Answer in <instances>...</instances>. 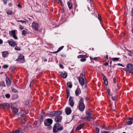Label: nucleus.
Wrapping results in <instances>:
<instances>
[{"mask_svg": "<svg viewBox=\"0 0 133 133\" xmlns=\"http://www.w3.org/2000/svg\"><path fill=\"white\" fill-rule=\"evenodd\" d=\"M25 112L23 111L20 112L18 115V117L20 120L21 123H24L25 122Z\"/></svg>", "mask_w": 133, "mask_h": 133, "instance_id": "f257e3e1", "label": "nucleus"}, {"mask_svg": "<svg viewBox=\"0 0 133 133\" xmlns=\"http://www.w3.org/2000/svg\"><path fill=\"white\" fill-rule=\"evenodd\" d=\"M84 99L83 98H81L79 101V110L81 111H82L84 109L85 106L83 103Z\"/></svg>", "mask_w": 133, "mask_h": 133, "instance_id": "f03ea898", "label": "nucleus"}, {"mask_svg": "<svg viewBox=\"0 0 133 133\" xmlns=\"http://www.w3.org/2000/svg\"><path fill=\"white\" fill-rule=\"evenodd\" d=\"M86 116L85 117V120L90 121L91 119L92 118L91 116L92 114L89 110H87L86 112Z\"/></svg>", "mask_w": 133, "mask_h": 133, "instance_id": "7ed1b4c3", "label": "nucleus"}, {"mask_svg": "<svg viewBox=\"0 0 133 133\" xmlns=\"http://www.w3.org/2000/svg\"><path fill=\"white\" fill-rule=\"evenodd\" d=\"M62 114V112L60 111H53L50 112V116H53L54 117L58 115H60Z\"/></svg>", "mask_w": 133, "mask_h": 133, "instance_id": "20e7f679", "label": "nucleus"}, {"mask_svg": "<svg viewBox=\"0 0 133 133\" xmlns=\"http://www.w3.org/2000/svg\"><path fill=\"white\" fill-rule=\"evenodd\" d=\"M8 42L9 45L12 47H14L16 45V42L12 39H10L8 40Z\"/></svg>", "mask_w": 133, "mask_h": 133, "instance_id": "39448f33", "label": "nucleus"}, {"mask_svg": "<svg viewBox=\"0 0 133 133\" xmlns=\"http://www.w3.org/2000/svg\"><path fill=\"white\" fill-rule=\"evenodd\" d=\"M127 71L131 72L133 70V65L130 64H128L127 66Z\"/></svg>", "mask_w": 133, "mask_h": 133, "instance_id": "423d86ee", "label": "nucleus"}, {"mask_svg": "<svg viewBox=\"0 0 133 133\" xmlns=\"http://www.w3.org/2000/svg\"><path fill=\"white\" fill-rule=\"evenodd\" d=\"M60 125L59 124L57 123L55 124L53 128V132H56L58 130V126Z\"/></svg>", "mask_w": 133, "mask_h": 133, "instance_id": "0eeeda50", "label": "nucleus"}, {"mask_svg": "<svg viewBox=\"0 0 133 133\" xmlns=\"http://www.w3.org/2000/svg\"><path fill=\"white\" fill-rule=\"evenodd\" d=\"M32 27L36 31L38 30V24L37 23L34 22L32 23Z\"/></svg>", "mask_w": 133, "mask_h": 133, "instance_id": "6e6552de", "label": "nucleus"}, {"mask_svg": "<svg viewBox=\"0 0 133 133\" xmlns=\"http://www.w3.org/2000/svg\"><path fill=\"white\" fill-rule=\"evenodd\" d=\"M10 107L15 115H17L18 113V110L17 108L12 106H11Z\"/></svg>", "mask_w": 133, "mask_h": 133, "instance_id": "1a4fd4ad", "label": "nucleus"}, {"mask_svg": "<svg viewBox=\"0 0 133 133\" xmlns=\"http://www.w3.org/2000/svg\"><path fill=\"white\" fill-rule=\"evenodd\" d=\"M16 60L17 61L21 60L22 61V62L23 63L24 61V56L22 54H20L18 58Z\"/></svg>", "mask_w": 133, "mask_h": 133, "instance_id": "9d476101", "label": "nucleus"}, {"mask_svg": "<svg viewBox=\"0 0 133 133\" xmlns=\"http://www.w3.org/2000/svg\"><path fill=\"white\" fill-rule=\"evenodd\" d=\"M58 115L55 118V121L57 122H59L61 121L62 119V117Z\"/></svg>", "mask_w": 133, "mask_h": 133, "instance_id": "9b49d317", "label": "nucleus"}, {"mask_svg": "<svg viewBox=\"0 0 133 133\" xmlns=\"http://www.w3.org/2000/svg\"><path fill=\"white\" fill-rule=\"evenodd\" d=\"M69 104L71 107H73L74 104V102L73 101V98L70 96L69 99Z\"/></svg>", "mask_w": 133, "mask_h": 133, "instance_id": "f8f14e48", "label": "nucleus"}, {"mask_svg": "<svg viewBox=\"0 0 133 133\" xmlns=\"http://www.w3.org/2000/svg\"><path fill=\"white\" fill-rule=\"evenodd\" d=\"M1 106L5 108H8L10 107V105L9 104L7 103H4L1 104L0 105Z\"/></svg>", "mask_w": 133, "mask_h": 133, "instance_id": "ddd939ff", "label": "nucleus"}, {"mask_svg": "<svg viewBox=\"0 0 133 133\" xmlns=\"http://www.w3.org/2000/svg\"><path fill=\"white\" fill-rule=\"evenodd\" d=\"M79 81L80 84L82 86H83L85 83L84 79L82 77H80L79 79Z\"/></svg>", "mask_w": 133, "mask_h": 133, "instance_id": "4468645a", "label": "nucleus"}, {"mask_svg": "<svg viewBox=\"0 0 133 133\" xmlns=\"http://www.w3.org/2000/svg\"><path fill=\"white\" fill-rule=\"evenodd\" d=\"M23 132L22 131V129H21L19 130H16L14 131H12L10 133H22Z\"/></svg>", "mask_w": 133, "mask_h": 133, "instance_id": "2eb2a0df", "label": "nucleus"}, {"mask_svg": "<svg viewBox=\"0 0 133 133\" xmlns=\"http://www.w3.org/2000/svg\"><path fill=\"white\" fill-rule=\"evenodd\" d=\"M84 125V124L82 123L79 125L76 129V130L78 131L81 129Z\"/></svg>", "mask_w": 133, "mask_h": 133, "instance_id": "dca6fc26", "label": "nucleus"}, {"mask_svg": "<svg viewBox=\"0 0 133 133\" xmlns=\"http://www.w3.org/2000/svg\"><path fill=\"white\" fill-rule=\"evenodd\" d=\"M66 113L67 115L70 114L71 112V109L70 108H67L66 109Z\"/></svg>", "mask_w": 133, "mask_h": 133, "instance_id": "f3484780", "label": "nucleus"}, {"mask_svg": "<svg viewBox=\"0 0 133 133\" xmlns=\"http://www.w3.org/2000/svg\"><path fill=\"white\" fill-rule=\"evenodd\" d=\"M81 91L79 88H77L75 91V94L76 96H78L81 93Z\"/></svg>", "mask_w": 133, "mask_h": 133, "instance_id": "a211bd4d", "label": "nucleus"}, {"mask_svg": "<svg viewBox=\"0 0 133 133\" xmlns=\"http://www.w3.org/2000/svg\"><path fill=\"white\" fill-rule=\"evenodd\" d=\"M61 76L63 78H65L67 77V74L66 72L64 73L62 72L61 73Z\"/></svg>", "mask_w": 133, "mask_h": 133, "instance_id": "6ab92c4d", "label": "nucleus"}, {"mask_svg": "<svg viewBox=\"0 0 133 133\" xmlns=\"http://www.w3.org/2000/svg\"><path fill=\"white\" fill-rule=\"evenodd\" d=\"M8 54V52L7 51H5L2 52L3 56L5 58L7 57Z\"/></svg>", "mask_w": 133, "mask_h": 133, "instance_id": "aec40b11", "label": "nucleus"}, {"mask_svg": "<svg viewBox=\"0 0 133 133\" xmlns=\"http://www.w3.org/2000/svg\"><path fill=\"white\" fill-rule=\"evenodd\" d=\"M6 82L7 86H9L10 85L11 82L9 78H6Z\"/></svg>", "mask_w": 133, "mask_h": 133, "instance_id": "412c9836", "label": "nucleus"}, {"mask_svg": "<svg viewBox=\"0 0 133 133\" xmlns=\"http://www.w3.org/2000/svg\"><path fill=\"white\" fill-rule=\"evenodd\" d=\"M63 47H64L63 46H62L60 47L57 50V51H56L54 52V53L56 54V53L59 52L61 50H62L63 49Z\"/></svg>", "mask_w": 133, "mask_h": 133, "instance_id": "4be33fe9", "label": "nucleus"}, {"mask_svg": "<svg viewBox=\"0 0 133 133\" xmlns=\"http://www.w3.org/2000/svg\"><path fill=\"white\" fill-rule=\"evenodd\" d=\"M67 4L69 9H71L72 8V3L68 2Z\"/></svg>", "mask_w": 133, "mask_h": 133, "instance_id": "5701e85b", "label": "nucleus"}, {"mask_svg": "<svg viewBox=\"0 0 133 133\" xmlns=\"http://www.w3.org/2000/svg\"><path fill=\"white\" fill-rule=\"evenodd\" d=\"M46 120L48 121V122L50 125L52 124V119L50 118H48L46 119Z\"/></svg>", "mask_w": 133, "mask_h": 133, "instance_id": "b1692460", "label": "nucleus"}, {"mask_svg": "<svg viewBox=\"0 0 133 133\" xmlns=\"http://www.w3.org/2000/svg\"><path fill=\"white\" fill-rule=\"evenodd\" d=\"M9 34L10 35L13 36V35L15 34V31L14 30H12L11 32L10 31L9 32Z\"/></svg>", "mask_w": 133, "mask_h": 133, "instance_id": "393cba45", "label": "nucleus"}, {"mask_svg": "<svg viewBox=\"0 0 133 133\" xmlns=\"http://www.w3.org/2000/svg\"><path fill=\"white\" fill-rule=\"evenodd\" d=\"M68 86L70 88H71L72 86V84L71 82H68L67 83Z\"/></svg>", "mask_w": 133, "mask_h": 133, "instance_id": "a878e982", "label": "nucleus"}, {"mask_svg": "<svg viewBox=\"0 0 133 133\" xmlns=\"http://www.w3.org/2000/svg\"><path fill=\"white\" fill-rule=\"evenodd\" d=\"M44 124L46 126H49L50 125L46 120L44 122Z\"/></svg>", "mask_w": 133, "mask_h": 133, "instance_id": "bb28decb", "label": "nucleus"}, {"mask_svg": "<svg viewBox=\"0 0 133 133\" xmlns=\"http://www.w3.org/2000/svg\"><path fill=\"white\" fill-rule=\"evenodd\" d=\"M6 13L8 15H12L13 12L12 11L8 10L6 11Z\"/></svg>", "mask_w": 133, "mask_h": 133, "instance_id": "cd10ccee", "label": "nucleus"}, {"mask_svg": "<svg viewBox=\"0 0 133 133\" xmlns=\"http://www.w3.org/2000/svg\"><path fill=\"white\" fill-rule=\"evenodd\" d=\"M22 35L23 36H25L27 34V31L25 30H24L22 31Z\"/></svg>", "mask_w": 133, "mask_h": 133, "instance_id": "c85d7f7f", "label": "nucleus"}, {"mask_svg": "<svg viewBox=\"0 0 133 133\" xmlns=\"http://www.w3.org/2000/svg\"><path fill=\"white\" fill-rule=\"evenodd\" d=\"M119 59V58H112V60L114 61H118Z\"/></svg>", "mask_w": 133, "mask_h": 133, "instance_id": "c756f323", "label": "nucleus"}, {"mask_svg": "<svg viewBox=\"0 0 133 133\" xmlns=\"http://www.w3.org/2000/svg\"><path fill=\"white\" fill-rule=\"evenodd\" d=\"M0 85L2 86V87H5V84L4 82H2L0 83Z\"/></svg>", "mask_w": 133, "mask_h": 133, "instance_id": "7c9ffc66", "label": "nucleus"}, {"mask_svg": "<svg viewBox=\"0 0 133 133\" xmlns=\"http://www.w3.org/2000/svg\"><path fill=\"white\" fill-rule=\"evenodd\" d=\"M107 92L108 93V94L110 96H111L110 91L109 89H107Z\"/></svg>", "mask_w": 133, "mask_h": 133, "instance_id": "2f4dec72", "label": "nucleus"}, {"mask_svg": "<svg viewBox=\"0 0 133 133\" xmlns=\"http://www.w3.org/2000/svg\"><path fill=\"white\" fill-rule=\"evenodd\" d=\"M12 92H18V91L15 89L14 88H12Z\"/></svg>", "mask_w": 133, "mask_h": 133, "instance_id": "473e14b6", "label": "nucleus"}, {"mask_svg": "<svg viewBox=\"0 0 133 133\" xmlns=\"http://www.w3.org/2000/svg\"><path fill=\"white\" fill-rule=\"evenodd\" d=\"M33 83H34V82L33 81H32L31 82L30 84V88H31L32 87V86H33Z\"/></svg>", "mask_w": 133, "mask_h": 133, "instance_id": "72a5a7b5", "label": "nucleus"}, {"mask_svg": "<svg viewBox=\"0 0 133 133\" xmlns=\"http://www.w3.org/2000/svg\"><path fill=\"white\" fill-rule=\"evenodd\" d=\"M81 58H86L87 57V56L86 55H81Z\"/></svg>", "mask_w": 133, "mask_h": 133, "instance_id": "f704fd0d", "label": "nucleus"}, {"mask_svg": "<svg viewBox=\"0 0 133 133\" xmlns=\"http://www.w3.org/2000/svg\"><path fill=\"white\" fill-rule=\"evenodd\" d=\"M15 50H16L19 51L21 50L20 48L18 46H16L15 48Z\"/></svg>", "mask_w": 133, "mask_h": 133, "instance_id": "c9c22d12", "label": "nucleus"}, {"mask_svg": "<svg viewBox=\"0 0 133 133\" xmlns=\"http://www.w3.org/2000/svg\"><path fill=\"white\" fill-rule=\"evenodd\" d=\"M60 125L59 126H58V130H63V128L62 127H60Z\"/></svg>", "mask_w": 133, "mask_h": 133, "instance_id": "e433bc0d", "label": "nucleus"}, {"mask_svg": "<svg viewBox=\"0 0 133 133\" xmlns=\"http://www.w3.org/2000/svg\"><path fill=\"white\" fill-rule=\"evenodd\" d=\"M5 96L7 98H9L10 97V95L9 94H7L5 95Z\"/></svg>", "mask_w": 133, "mask_h": 133, "instance_id": "4c0bfd02", "label": "nucleus"}, {"mask_svg": "<svg viewBox=\"0 0 133 133\" xmlns=\"http://www.w3.org/2000/svg\"><path fill=\"white\" fill-rule=\"evenodd\" d=\"M12 36L15 39H18L16 35V34L14 35H13V36Z\"/></svg>", "mask_w": 133, "mask_h": 133, "instance_id": "58836bf2", "label": "nucleus"}, {"mask_svg": "<svg viewBox=\"0 0 133 133\" xmlns=\"http://www.w3.org/2000/svg\"><path fill=\"white\" fill-rule=\"evenodd\" d=\"M86 61V59L85 58H82L80 60V61L82 62H85Z\"/></svg>", "mask_w": 133, "mask_h": 133, "instance_id": "ea45409f", "label": "nucleus"}, {"mask_svg": "<svg viewBox=\"0 0 133 133\" xmlns=\"http://www.w3.org/2000/svg\"><path fill=\"white\" fill-rule=\"evenodd\" d=\"M95 130H96V131L97 133H99V130L98 128H96V129H95Z\"/></svg>", "mask_w": 133, "mask_h": 133, "instance_id": "a19ab883", "label": "nucleus"}, {"mask_svg": "<svg viewBox=\"0 0 133 133\" xmlns=\"http://www.w3.org/2000/svg\"><path fill=\"white\" fill-rule=\"evenodd\" d=\"M8 65H5L3 66V68L4 69H6L8 68Z\"/></svg>", "mask_w": 133, "mask_h": 133, "instance_id": "79ce46f5", "label": "nucleus"}, {"mask_svg": "<svg viewBox=\"0 0 133 133\" xmlns=\"http://www.w3.org/2000/svg\"><path fill=\"white\" fill-rule=\"evenodd\" d=\"M69 96V91L67 90V98L68 99Z\"/></svg>", "mask_w": 133, "mask_h": 133, "instance_id": "37998d69", "label": "nucleus"}, {"mask_svg": "<svg viewBox=\"0 0 133 133\" xmlns=\"http://www.w3.org/2000/svg\"><path fill=\"white\" fill-rule=\"evenodd\" d=\"M127 119L132 121H133V117H128L127 118Z\"/></svg>", "mask_w": 133, "mask_h": 133, "instance_id": "c03bdc74", "label": "nucleus"}, {"mask_svg": "<svg viewBox=\"0 0 133 133\" xmlns=\"http://www.w3.org/2000/svg\"><path fill=\"white\" fill-rule=\"evenodd\" d=\"M21 22L22 24H24L25 25H26V22L25 21L23 20H21Z\"/></svg>", "mask_w": 133, "mask_h": 133, "instance_id": "a18cd8bd", "label": "nucleus"}, {"mask_svg": "<svg viewBox=\"0 0 133 133\" xmlns=\"http://www.w3.org/2000/svg\"><path fill=\"white\" fill-rule=\"evenodd\" d=\"M104 129L105 130H109L110 129V128L109 127H105Z\"/></svg>", "mask_w": 133, "mask_h": 133, "instance_id": "49530a36", "label": "nucleus"}, {"mask_svg": "<svg viewBox=\"0 0 133 133\" xmlns=\"http://www.w3.org/2000/svg\"><path fill=\"white\" fill-rule=\"evenodd\" d=\"M111 98L112 100H113V101H115L116 98V97H115L112 96Z\"/></svg>", "mask_w": 133, "mask_h": 133, "instance_id": "de8ad7c7", "label": "nucleus"}, {"mask_svg": "<svg viewBox=\"0 0 133 133\" xmlns=\"http://www.w3.org/2000/svg\"><path fill=\"white\" fill-rule=\"evenodd\" d=\"M116 79L115 78H114L113 79V82L115 84H116Z\"/></svg>", "mask_w": 133, "mask_h": 133, "instance_id": "09e8293b", "label": "nucleus"}, {"mask_svg": "<svg viewBox=\"0 0 133 133\" xmlns=\"http://www.w3.org/2000/svg\"><path fill=\"white\" fill-rule=\"evenodd\" d=\"M104 83L106 85H107L108 84V81L107 80L104 81Z\"/></svg>", "mask_w": 133, "mask_h": 133, "instance_id": "8fccbe9b", "label": "nucleus"}, {"mask_svg": "<svg viewBox=\"0 0 133 133\" xmlns=\"http://www.w3.org/2000/svg\"><path fill=\"white\" fill-rule=\"evenodd\" d=\"M131 14L132 16H133V7L131 11Z\"/></svg>", "mask_w": 133, "mask_h": 133, "instance_id": "3c124183", "label": "nucleus"}, {"mask_svg": "<svg viewBox=\"0 0 133 133\" xmlns=\"http://www.w3.org/2000/svg\"><path fill=\"white\" fill-rule=\"evenodd\" d=\"M19 28L20 29H24L23 27L21 25H19Z\"/></svg>", "mask_w": 133, "mask_h": 133, "instance_id": "603ef678", "label": "nucleus"}, {"mask_svg": "<svg viewBox=\"0 0 133 133\" xmlns=\"http://www.w3.org/2000/svg\"><path fill=\"white\" fill-rule=\"evenodd\" d=\"M59 66L60 67L62 68V69H63L64 68V66H63V65L62 64H60L59 65Z\"/></svg>", "mask_w": 133, "mask_h": 133, "instance_id": "864d4df0", "label": "nucleus"}, {"mask_svg": "<svg viewBox=\"0 0 133 133\" xmlns=\"http://www.w3.org/2000/svg\"><path fill=\"white\" fill-rule=\"evenodd\" d=\"M7 0H3V1L4 2V3L5 4H7Z\"/></svg>", "mask_w": 133, "mask_h": 133, "instance_id": "5fc2aeb1", "label": "nucleus"}, {"mask_svg": "<svg viewBox=\"0 0 133 133\" xmlns=\"http://www.w3.org/2000/svg\"><path fill=\"white\" fill-rule=\"evenodd\" d=\"M80 77H82L83 76H84V75L82 73H81V74L80 75Z\"/></svg>", "mask_w": 133, "mask_h": 133, "instance_id": "6e6d98bb", "label": "nucleus"}, {"mask_svg": "<svg viewBox=\"0 0 133 133\" xmlns=\"http://www.w3.org/2000/svg\"><path fill=\"white\" fill-rule=\"evenodd\" d=\"M101 133H109V132L108 131H103Z\"/></svg>", "mask_w": 133, "mask_h": 133, "instance_id": "4d7b16f0", "label": "nucleus"}, {"mask_svg": "<svg viewBox=\"0 0 133 133\" xmlns=\"http://www.w3.org/2000/svg\"><path fill=\"white\" fill-rule=\"evenodd\" d=\"M3 40L1 39H0V44H2L3 43Z\"/></svg>", "mask_w": 133, "mask_h": 133, "instance_id": "13d9d810", "label": "nucleus"}, {"mask_svg": "<svg viewBox=\"0 0 133 133\" xmlns=\"http://www.w3.org/2000/svg\"><path fill=\"white\" fill-rule=\"evenodd\" d=\"M103 80H104V81L107 80V79L106 78V77L105 76H104L103 77Z\"/></svg>", "mask_w": 133, "mask_h": 133, "instance_id": "bf43d9fd", "label": "nucleus"}, {"mask_svg": "<svg viewBox=\"0 0 133 133\" xmlns=\"http://www.w3.org/2000/svg\"><path fill=\"white\" fill-rule=\"evenodd\" d=\"M117 64L119 66H123V65L122 64H121L120 63H118Z\"/></svg>", "mask_w": 133, "mask_h": 133, "instance_id": "052dcab7", "label": "nucleus"}, {"mask_svg": "<svg viewBox=\"0 0 133 133\" xmlns=\"http://www.w3.org/2000/svg\"><path fill=\"white\" fill-rule=\"evenodd\" d=\"M40 121V122H42L43 121V118L42 117L41 118Z\"/></svg>", "mask_w": 133, "mask_h": 133, "instance_id": "680f3d73", "label": "nucleus"}, {"mask_svg": "<svg viewBox=\"0 0 133 133\" xmlns=\"http://www.w3.org/2000/svg\"><path fill=\"white\" fill-rule=\"evenodd\" d=\"M108 63L107 62H106L104 64V65L105 66H107L108 65Z\"/></svg>", "mask_w": 133, "mask_h": 133, "instance_id": "e2e57ef3", "label": "nucleus"}, {"mask_svg": "<svg viewBox=\"0 0 133 133\" xmlns=\"http://www.w3.org/2000/svg\"><path fill=\"white\" fill-rule=\"evenodd\" d=\"M8 5L9 6H12V4L11 3H10L8 4Z\"/></svg>", "mask_w": 133, "mask_h": 133, "instance_id": "0e129e2a", "label": "nucleus"}, {"mask_svg": "<svg viewBox=\"0 0 133 133\" xmlns=\"http://www.w3.org/2000/svg\"><path fill=\"white\" fill-rule=\"evenodd\" d=\"M85 99L86 101H87L89 100V99L87 97H85Z\"/></svg>", "mask_w": 133, "mask_h": 133, "instance_id": "69168bd1", "label": "nucleus"}, {"mask_svg": "<svg viewBox=\"0 0 133 133\" xmlns=\"http://www.w3.org/2000/svg\"><path fill=\"white\" fill-rule=\"evenodd\" d=\"M94 59L95 61H96L97 59V58L96 57H95L94 58Z\"/></svg>", "mask_w": 133, "mask_h": 133, "instance_id": "338daca9", "label": "nucleus"}, {"mask_svg": "<svg viewBox=\"0 0 133 133\" xmlns=\"http://www.w3.org/2000/svg\"><path fill=\"white\" fill-rule=\"evenodd\" d=\"M101 127V128L102 129H104L105 127L104 126H102Z\"/></svg>", "mask_w": 133, "mask_h": 133, "instance_id": "774afa93", "label": "nucleus"}]
</instances>
